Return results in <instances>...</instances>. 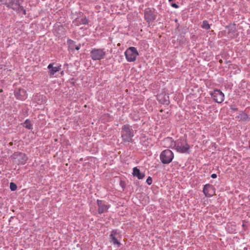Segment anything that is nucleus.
<instances>
[{
    "instance_id": "nucleus-17",
    "label": "nucleus",
    "mask_w": 250,
    "mask_h": 250,
    "mask_svg": "<svg viewBox=\"0 0 250 250\" xmlns=\"http://www.w3.org/2000/svg\"><path fill=\"white\" fill-rule=\"evenodd\" d=\"M237 118L242 121H246L249 118L248 115L243 112H241Z\"/></svg>"
},
{
    "instance_id": "nucleus-32",
    "label": "nucleus",
    "mask_w": 250,
    "mask_h": 250,
    "mask_svg": "<svg viewBox=\"0 0 250 250\" xmlns=\"http://www.w3.org/2000/svg\"><path fill=\"white\" fill-rule=\"evenodd\" d=\"M168 1L169 2H171L173 1V0H168Z\"/></svg>"
},
{
    "instance_id": "nucleus-7",
    "label": "nucleus",
    "mask_w": 250,
    "mask_h": 250,
    "mask_svg": "<svg viewBox=\"0 0 250 250\" xmlns=\"http://www.w3.org/2000/svg\"><path fill=\"white\" fill-rule=\"evenodd\" d=\"M11 157L15 160V163L18 165H24L26 163L28 158L25 153L21 152H16L13 153Z\"/></svg>"
},
{
    "instance_id": "nucleus-31",
    "label": "nucleus",
    "mask_w": 250,
    "mask_h": 250,
    "mask_svg": "<svg viewBox=\"0 0 250 250\" xmlns=\"http://www.w3.org/2000/svg\"><path fill=\"white\" fill-rule=\"evenodd\" d=\"M219 62L220 63H222L223 62V61L222 60H219Z\"/></svg>"
},
{
    "instance_id": "nucleus-21",
    "label": "nucleus",
    "mask_w": 250,
    "mask_h": 250,
    "mask_svg": "<svg viewBox=\"0 0 250 250\" xmlns=\"http://www.w3.org/2000/svg\"><path fill=\"white\" fill-rule=\"evenodd\" d=\"M10 188L12 191H15L17 189V186L14 183L11 182L10 184Z\"/></svg>"
},
{
    "instance_id": "nucleus-11",
    "label": "nucleus",
    "mask_w": 250,
    "mask_h": 250,
    "mask_svg": "<svg viewBox=\"0 0 250 250\" xmlns=\"http://www.w3.org/2000/svg\"><path fill=\"white\" fill-rule=\"evenodd\" d=\"M204 193L206 197H210L215 194L214 188L210 184H206L204 186L203 190Z\"/></svg>"
},
{
    "instance_id": "nucleus-20",
    "label": "nucleus",
    "mask_w": 250,
    "mask_h": 250,
    "mask_svg": "<svg viewBox=\"0 0 250 250\" xmlns=\"http://www.w3.org/2000/svg\"><path fill=\"white\" fill-rule=\"evenodd\" d=\"M24 124L25 125V127L26 128L30 129L32 128V125L28 120H26Z\"/></svg>"
},
{
    "instance_id": "nucleus-29",
    "label": "nucleus",
    "mask_w": 250,
    "mask_h": 250,
    "mask_svg": "<svg viewBox=\"0 0 250 250\" xmlns=\"http://www.w3.org/2000/svg\"><path fill=\"white\" fill-rule=\"evenodd\" d=\"M120 185H121V186L123 188L124 187V186L125 185V183L124 182L122 181H121L120 182Z\"/></svg>"
},
{
    "instance_id": "nucleus-19",
    "label": "nucleus",
    "mask_w": 250,
    "mask_h": 250,
    "mask_svg": "<svg viewBox=\"0 0 250 250\" xmlns=\"http://www.w3.org/2000/svg\"><path fill=\"white\" fill-rule=\"evenodd\" d=\"M68 43L69 44V46L70 48L72 50H74V49H75V42L71 40H68L67 41Z\"/></svg>"
},
{
    "instance_id": "nucleus-8",
    "label": "nucleus",
    "mask_w": 250,
    "mask_h": 250,
    "mask_svg": "<svg viewBox=\"0 0 250 250\" xmlns=\"http://www.w3.org/2000/svg\"><path fill=\"white\" fill-rule=\"evenodd\" d=\"M157 15L154 8H147L144 11V19L148 23L153 21L156 19Z\"/></svg>"
},
{
    "instance_id": "nucleus-3",
    "label": "nucleus",
    "mask_w": 250,
    "mask_h": 250,
    "mask_svg": "<svg viewBox=\"0 0 250 250\" xmlns=\"http://www.w3.org/2000/svg\"><path fill=\"white\" fill-rule=\"evenodd\" d=\"M21 2H22L21 0H11L9 1L6 0H4L3 4L8 8H11L18 12H22L23 14L25 15L26 12L23 7L21 5Z\"/></svg>"
},
{
    "instance_id": "nucleus-10",
    "label": "nucleus",
    "mask_w": 250,
    "mask_h": 250,
    "mask_svg": "<svg viewBox=\"0 0 250 250\" xmlns=\"http://www.w3.org/2000/svg\"><path fill=\"white\" fill-rule=\"evenodd\" d=\"M98 206V213L100 214L107 212L110 208V205L106 203L104 201L98 199L97 200Z\"/></svg>"
},
{
    "instance_id": "nucleus-25",
    "label": "nucleus",
    "mask_w": 250,
    "mask_h": 250,
    "mask_svg": "<svg viewBox=\"0 0 250 250\" xmlns=\"http://www.w3.org/2000/svg\"><path fill=\"white\" fill-rule=\"evenodd\" d=\"M230 109L233 110V111H238V108L237 107H235V106H233V105H231L230 106Z\"/></svg>"
},
{
    "instance_id": "nucleus-5",
    "label": "nucleus",
    "mask_w": 250,
    "mask_h": 250,
    "mask_svg": "<svg viewBox=\"0 0 250 250\" xmlns=\"http://www.w3.org/2000/svg\"><path fill=\"white\" fill-rule=\"evenodd\" d=\"M105 54L106 52L104 48H94L90 51V57L93 61L103 59Z\"/></svg>"
},
{
    "instance_id": "nucleus-6",
    "label": "nucleus",
    "mask_w": 250,
    "mask_h": 250,
    "mask_svg": "<svg viewBox=\"0 0 250 250\" xmlns=\"http://www.w3.org/2000/svg\"><path fill=\"white\" fill-rule=\"evenodd\" d=\"M125 58L129 62H134L136 60L139 53L135 47H130L126 49L125 53Z\"/></svg>"
},
{
    "instance_id": "nucleus-30",
    "label": "nucleus",
    "mask_w": 250,
    "mask_h": 250,
    "mask_svg": "<svg viewBox=\"0 0 250 250\" xmlns=\"http://www.w3.org/2000/svg\"><path fill=\"white\" fill-rule=\"evenodd\" d=\"M249 147L250 148V140L249 141Z\"/></svg>"
},
{
    "instance_id": "nucleus-28",
    "label": "nucleus",
    "mask_w": 250,
    "mask_h": 250,
    "mask_svg": "<svg viewBox=\"0 0 250 250\" xmlns=\"http://www.w3.org/2000/svg\"><path fill=\"white\" fill-rule=\"evenodd\" d=\"M80 45H76L75 46V49H76L77 50H78L80 49Z\"/></svg>"
},
{
    "instance_id": "nucleus-12",
    "label": "nucleus",
    "mask_w": 250,
    "mask_h": 250,
    "mask_svg": "<svg viewBox=\"0 0 250 250\" xmlns=\"http://www.w3.org/2000/svg\"><path fill=\"white\" fill-rule=\"evenodd\" d=\"M54 63H50L48 66L47 68L49 69L48 74L50 77H52L54 76V74L61 70L62 65L61 64H59L57 66H53Z\"/></svg>"
},
{
    "instance_id": "nucleus-13",
    "label": "nucleus",
    "mask_w": 250,
    "mask_h": 250,
    "mask_svg": "<svg viewBox=\"0 0 250 250\" xmlns=\"http://www.w3.org/2000/svg\"><path fill=\"white\" fill-rule=\"evenodd\" d=\"M15 96L17 99L24 100L27 97L26 91L23 89H19L15 91Z\"/></svg>"
},
{
    "instance_id": "nucleus-14",
    "label": "nucleus",
    "mask_w": 250,
    "mask_h": 250,
    "mask_svg": "<svg viewBox=\"0 0 250 250\" xmlns=\"http://www.w3.org/2000/svg\"><path fill=\"white\" fill-rule=\"evenodd\" d=\"M118 234L117 230H113L109 235L110 242H112L113 245H117V247H120L121 245V243L116 238V235Z\"/></svg>"
},
{
    "instance_id": "nucleus-24",
    "label": "nucleus",
    "mask_w": 250,
    "mask_h": 250,
    "mask_svg": "<svg viewBox=\"0 0 250 250\" xmlns=\"http://www.w3.org/2000/svg\"><path fill=\"white\" fill-rule=\"evenodd\" d=\"M171 6L175 8H179V6L175 3H171Z\"/></svg>"
},
{
    "instance_id": "nucleus-22",
    "label": "nucleus",
    "mask_w": 250,
    "mask_h": 250,
    "mask_svg": "<svg viewBox=\"0 0 250 250\" xmlns=\"http://www.w3.org/2000/svg\"><path fill=\"white\" fill-rule=\"evenodd\" d=\"M226 27L229 28V33H230L231 32H235V27L234 26H233V27L227 26Z\"/></svg>"
},
{
    "instance_id": "nucleus-9",
    "label": "nucleus",
    "mask_w": 250,
    "mask_h": 250,
    "mask_svg": "<svg viewBox=\"0 0 250 250\" xmlns=\"http://www.w3.org/2000/svg\"><path fill=\"white\" fill-rule=\"evenodd\" d=\"M211 96L213 100L219 104L222 103L224 100V94L219 89H215L210 93Z\"/></svg>"
},
{
    "instance_id": "nucleus-23",
    "label": "nucleus",
    "mask_w": 250,
    "mask_h": 250,
    "mask_svg": "<svg viewBox=\"0 0 250 250\" xmlns=\"http://www.w3.org/2000/svg\"><path fill=\"white\" fill-rule=\"evenodd\" d=\"M146 183L148 185H150L152 183V179L151 177L149 176L146 179Z\"/></svg>"
},
{
    "instance_id": "nucleus-26",
    "label": "nucleus",
    "mask_w": 250,
    "mask_h": 250,
    "mask_svg": "<svg viewBox=\"0 0 250 250\" xmlns=\"http://www.w3.org/2000/svg\"><path fill=\"white\" fill-rule=\"evenodd\" d=\"M211 178L215 179L217 177V175L216 174L213 173L211 174Z\"/></svg>"
},
{
    "instance_id": "nucleus-4",
    "label": "nucleus",
    "mask_w": 250,
    "mask_h": 250,
    "mask_svg": "<svg viewBox=\"0 0 250 250\" xmlns=\"http://www.w3.org/2000/svg\"><path fill=\"white\" fill-rule=\"evenodd\" d=\"M174 154L169 149L163 150L160 155V158L162 163L164 164H169L173 160Z\"/></svg>"
},
{
    "instance_id": "nucleus-33",
    "label": "nucleus",
    "mask_w": 250,
    "mask_h": 250,
    "mask_svg": "<svg viewBox=\"0 0 250 250\" xmlns=\"http://www.w3.org/2000/svg\"><path fill=\"white\" fill-rule=\"evenodd\" d=\"M61 74H62V75H63V71L61 72Z\"/></svg>"
},
{
    "instance_id": "nucleus-1",
    "label": "nucleus",
    "mask_w": 250,
    "mask_h": 250,
    "mask_svg": "<svg viewBox=\"0 0 250 250\" xmlns=\"http://www.w3.org/2000/svg\"><path fill=\"white\" fill-rule=\"evenodd\" d=\"M164 142L169 143V145L167 146V147H171L174 145L178 152L183 153H188L190 146L187 142L186 139L180 138L177 142H174L171 138L167 137L164 139Z\"/></svg>"
},
{
    "instance_id": "nucleus-18",
    "label": "nucleus",
    "mask_w": 250,
    "mask_h": 250,
    "mask_svg": "<svg viewBox=\"0 0 250 250\" xmlns=\"http://www.w3.org/2000/svg\"><path fill=\"white\" fill-rule=\"evenodd\" d=\"M201 27L202 28L206 30H208L210 28V25L209 24L208 21L206 20L203 21Z\"/></svg>"
},
{
    "instance_id": "nucleus-16",
    "label": "nucleus",
    "mask_w": 250,
    "mask_h": 250,
    "mask_svg": "<svg viewBox=\"0 0 250 250\" xmlns=\"http://www.w3.org/2000/svg\"><path fill=\"white\" fill-rule=\"evenodd\" d=\"M132 174L134 176H136L139 179H143L145 176V174L141 173L137 167L133 168Z\"/></svg>"
},
{
    "instance_id": "nucleus-15",
    "label": "nucleus",
    "mask_w": 250,
    "mask_h": 250,
    "mask_svg": "<svg viewBox=\"0 0 250 250\" xmlns=\"http://www.w3.org/2000/svg\"><path fill=\"white\" fill-rule=\"evenodd\" d=\"M72 23L75 26H79L81 24H87L88 23V20L86 17L82 19L76 18L73 21Z\"/></svg>"
},
{
    "instance_id": "nucleus-2",
    "label": "nucleus",
    "mask_w": 250,
    "mask_h": 250,
    "mask_svg": "<svg viewBox=\"0 0 250 250\" xmlns=\"http://www.w3.org/2000/svg\"><path fill=\"white\" fill-rule=\"evenodd\" d=\"M121 138L124 143H132L134 136V131L128 124L123 125L121 128Z\"/></svg>"
},
{
    "instance_id": "nucleus-27",
    "label": "nucleus",
    "mask_w": 250,
    "mask_h": 250,
    "mask_svg": "<svg viewBox=\"0 0 250 250\" xmlns=\"http://www.w3.org/2000/svg\"><path fill=\"white\" fill-rule=\"evenodd\" d=\"M163 142H164V146H165V147H167V146H169V143H165V142H164V140L163 141Z\"/></svg>"
}]
</instances>
